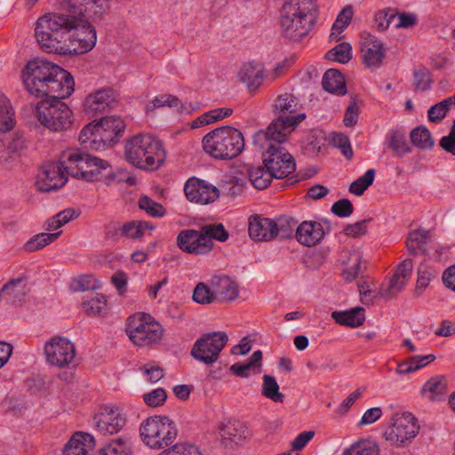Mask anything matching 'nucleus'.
<instances>
[{
    "label": "nucleus",
    "mask_w": 455,
    "mask_h": 455,
    "mask_svg": "<svg viewBox=\"0 0 455 455\" xmlns=\"http://www.w3.org/2000/svg\"><path fill=\"white\" fill-rule=\"evenodd\" d=\"M100 0H68L66 12H49L41 16L35 28V36L41 48L49 53L79 55L96 44L95 28L87 20L101 15Z\"/></svg>",
    "instance_id": "1"
},
{
    "label": "nucleus",
    "mask_w": 455,
    "mask_h": 455,
    "mask_svg": "<svg viewBox=\"0 0 455 455\" xmlns=\"http://www.w3.org/2000/svg\"><path fill=\"white\" fill-rule=\"evenodd\" d=\"M25 89L36 97L68 98L75 81L69 72L43 59L29 60L21 71Z\"/></svg>",
    "instance_id": "2"
},
{
    "label": "nucleus",
    "mask_w": 455,
    "mask_h": 455,
    "mask_svg": "<svg viewBox=\"0 0 455 455\" xmlns=\"http://www.w3.org/2000/svg\"><path fill=\"white\" fill-rule=\"evenodd\" d=\"M317 17L315 0H286L280 12L281 34L290 41H300L313 29Z\"/></svg>",
    "instance_id": "3"
},
{
    "label": "nucleus",
    "mask_w": 455,
    "mask_h": 455,
    "mask_svg": "<svg viewBox=\"0 0 455 455\" xmlns=\"http://www.w3.org/2000/svg\"><path fill=\"white\" fill-rule=\"evenodd\" d=\"M288 135L263 132L259 130L253 135V144L262 151L263 164L274 174L275 179H283L293 173L296 163L293 156L283 146Z\"/></svg>",
    "instance_id": "4"
},
{
    "label": "nucleus",
    "mask_w": 455,
    "mask_h": 455,
    "mask_svg": "<svg viewBox=\"0 0 455 455\" xmlns=\"http://www.w3.org/2000/svg\"><path fill=\"white\" fill-rule=\"evenodd\" d=\"M126 160L143 170H157L164 162L165 151L162 142L148 134H138L125 144Z\"/></svg>",
    "instance_id": "5"
},
{
    "label": "nucleus",
    "mask_w": 455,
    "mask_h": 455,
    "mask_svg": "<svg viewBox=\"0 0 455 455\" xmlns=\"http://www.w3.org/2000/svg\"><path fill=\"white\" fill-rule=\"evenodd\" d=\"M125 130L124 121L115 116H104L85 125L79 134V141L84 148L99 150L116 144Z\"/></svg>",
    "instance_id": "6"
},
{
    "label": "nucleus",
    "mask_w": 455,
    "mask_h": 455,
    "mask_svg": "<svg viewBox=\"0 0 455 455\" xmlns=\"http://www.w3.org/2000/svg\"><path fill=\"white\" fill-rule=\"evenodd\" d=\"M202 144L204 150L213 158L230 160L243 152L244 139L238 129L222 126L204 135Z\"/></svg>",
    "instance_id": "7"
},
{
    "label": "nucleus",
    "mask_w": 455,
    "mask_h": 455,
    "mask_svg": "<svg viewBox=\"0 0 455 455\" xmlns=\"http://www.w3.org/2000/svg\"><path fill=\"white\" fill-rule=\"evenodd\" d=\"M60 159L67 176L92 182L100 180L102 171L110 167L108 161L78 149L64 151Z\"/></svg>",
    "instance_id": "8"
},
{
    "label": "nucleus",
    "mask_w": 455,
    "mask_h": 455,
    "mask_svg": "<svg viewBox=\"0 0 455 455\" xmlns=\"http://www.w3.org/2000/svg\"><path fill=\"white\" fill-rule=\"evenodd\" d=\"M140 435L145 445L161 450L173 443L178 435V429L169 417L155 415L141 422Z\"/></svg>",
    "instance_id": "9"
},
{
    "label": "nucleus",
    "mask_w": 455,
    "mask_h": 455,
    "mask_svg": "<svg viewBox=\"0 0 455 455\" xmlns=\"http://www.w3.org/2000/svg\"><path fill=\"white\" fill-rule=\"evenodd\" d=\"M125 332L138 347H150L160 342L164 328L149 314L136 313L128 317Z\"/></svg>",
    "instance_id": "10"
},
{
    "label": "nucleus",
    "mask_w": 455,
    "mask_h": 455,
    "mask_svg": "<svg viewBox=\"0 0 455 455\" xmlns=\"http://www.w3.org/2000/svg\"><path fill=\"white\" fill-rule=\"evenodd\" d=\"M273 111L276 116L263 132L277 134L278 132L288 135L294 128L306 118V115L297 114L295 97L290 93L277 96L273 105Z\"/></svg>",
    "instance_id": "11"
},
{
    "label": "nucleus",
    "mask_w": 455,
    "mask_h": 455,
    "mask_svg": "<svg viewBox=\"0 0 455 455\" xmlns=\"http://www.w3.org/2000/svg\"><path fill=\"white\" fill-rule=\"evenodd\" d=\"M63 98H51L37 103L36 116L38 122L52 132L68 130L72 124V111L61 101Z\"/></svg>",
    "instance_id": "12"
},
{
    "label": "nucleus",
    "mask_w": 455,
    "mask_h": 455,
    "mask_svg": "<svg viewBox=\"0 0 455 455\" xmlns=\"http://www.w3.org/2000/svg\"><path fill=\"white\" fill-rule=\"evenodd\" d=\"M228 337L224 331H212L203 334L196 339L191 349V356L206 365L217 362L225 347Z\"/></svg>",
    "instance_id": "13"
},
{
    "label": "nucleus",
    "mask_w": 455,
    "mask_h": 455,
    "mask_svg": "<svg viewBox=\"0 0 455 455\" xmlns=\"http://www.w3.org/2000/svg\"><path fill=\"white\" fill-rule=\"evenodd\" d=\"M392 420L393 423L384 433L386 440L392 444L405 445L419 433L417 419L410 412L395 413Z\"/></svg>",
    "instance_id": "14"
},
{
    "label": "nucleus",
    "mask_w": 455,
    "mask_h": 455,
    "mask_svg": "<svg viewBox=\"0 0 455 455\" xmlns=\"http://www.w3.org/2000/svg\"><path fill=\"white\" fill-rule=\"evenodd\" d=\"M44 353L46 362L58 368L71 365L76 358V347L65 337H52L44 344Z\"/></svg>",
    "instance_id": "15"
},
{
    "label": "nucleus",
    "mask_w": 455,
    "mask_h": 455,
    "mask_svg": "<svg viewBox=\"0 0 455 455\" xmlns=\"http://www.w3.org/2000/svg\"><path fill=\"white\" fill-rule=\"evenodd\" d=\"M68 180V176L61 159L58 162L44 164L39 170L36 185L41 192H50L62 188Z\"/></svg>",
    "instance_id": "16"
},
{
    "label": "nucleus",
    "mask_w": 455,
    "mask_h": 455,
    "mask_svg": "<svg viewBox=\"0 0 455 455\" xmlns=\"http://www.w3.org/2000/svg\"><path fill=\"white\" fill-rule=\"evenodd\" d=\"M92 422L101 435L118 433L126 424V418L117 407L104 406L94 414Z\"/></svg>",
    "instance_id": "17"
},
{
    "label": "nucleus",
    "mask_w": 455,
    "mask_h": 455,
    "mask_svg": "<svg viewBox=\"0 0 455 455\" xmlns=\"http://www.w3.org/2000/svg\"><path fill=\"white\" fill-rule=\"evenodd\" d=\"M184 193L189 202L200 204L213 203L220 196V191L215 186L196 177L186 181Z\"/></svg>",
    "instance_id": "18"
},
{
    "label": "nucleus",
    "mask_w": 455,
    "mask_h": 455,
    "mask_svg": "<svg viewBox=\"0 0 455 455\" xmlns=\"http://www.w3.org/2000/svg\"><path fill=\"white\" fill-rule=\"evenodd\" d=\"M361 56L367 68L375 70L379 68L385 58L383 43L375 36L368 32L361 34Z\"/></svg>",
    "instance_id": "19"
},
{
    "label": "nucleus",
    "mask_w": 455,
    "mask_h": 455,
    "mask_svg": "<svg viewBox=\"0 0 455 455\" xmlns=\"http://www.w3.org/2000/svg\"><path fill=\"white\" fill-rule=\"evenodd\" d=\"M177 245L182 251L194 255H204L212 251L201 228L181 230L177 235Z\"/></svg>",
    "instance_id": "20"
},
{
    "label": "nucleus",
    "mask_w": 455,
    "mask_h": 455,
    "mask_svg": "<svg viewBox=\"0 0 455 455\" xmlns=\"http://www.w3.org/2000/svg\"><path fill=\"white\" fill-rule=\"evenodd\" d=\"M116 102V93L110 88H103L89 94L84 102V112L88 116H95L112 108Z\"/></svg>",
    "instance_id": "21"
},
{
    "label": "nucleus",
    "mask_w": 455,
    "mask_h": 455,
    "mask_svg": "<svg viewBox=\"0 0 455 455\" xmlns=\"http://www.w3.org/2000/svg\"><path fill=\"white\" fill-rule=\"evenodd\" d=\"M329 231L330 228L325 230L320 221L305 220L297 227L295 236L300 244L311 247L318 244Z\"/></svg>",
    "instance_id": "22"
},
{
    "label": "nucleus",
    "mask_w": 455,
    "mask_h": 455,
    "mask_svg": "<svg viewBox=\"0 0 455 455\" xmlns=\"http://www.w3.org/2000/svg\"><path fill=\"white\" fill-rule=\"evenodd\" d=\"M275 220L255 214L249 218L248 232L254 241H272L275 239Z\"/></svg>",
    "instance_id": "23"
},
{
    "label": "nucleus",
    "mask_w": 455,
    "mask_h": 455,
    "mask_svg": "<svg viewBox=\"0 0 455 455\" xmlns=\"http://www.w3.org/2000/svg\"><path fill=\"white\" fill-rule=\"evenodd\" d=\"M161 107H169L180 114H190L199 108V103L182 102L178 97L172 94H161L155 97L147 106L148 111Z\"/></svg>",
    "instance_id": "24"
},
{
    "label": "nucleus",
    "mask_w": 455,
    "mask_h": 455,
    "mask_svg": "<svg viewBox=\"0 0 455 455\" xmlns=\"http://www.w3.org/2000/svg\"><path fill=\"white\" fill-rule=\"evenodd\" d=\"M240 81L246 84L250 92H255L261 85L265 75L262 64L250 61L243 65L239 71Z\"/></svg>",
    "instance_id": "25"
},
{
    "label": "nucleus",
    "mask_w": 455,
    "mask_h": 455,
    "mask_svg": "<svg viewBox=\"0 0 455 455\" xmlns=\"http://www.w3.org/2000/svg\"><path fill=\"white\" fill-rule=\"evenodd\" d=\"M94 438L87 433H76L63 449L64 455H89L94 448Z\"/></svg>",
    "instance_id": "26"
},
{
    "label": "nucleus",
    "mask_w": 455,
    "mask_h": 455,
    "mask_svg": "<svg viewBox=\"0 0 455 455\" xmlns=\"http://www.w3.org/2000/svg\"><path fill=\"white\" fill-rule=\"evenodd\" d=\"M386 144L397 157H403L411 152V147L406 140V132L402 127L388 131L386 135Z\"/></svg>",
    "instance_id": "27"
},
{
    "label": "nucleus",
    "mask_w": 455,
    "mask_h": 455,
    "mask_svg": "<svg viewBox=\"0 0 455 455\" xmlns=\"http://www.w3.org/2000/svg\"><path fill=\"white\" fill-rule=\"evenodd\" d=\"M364 308L356 307L349 310L333 311L331 316L336 323L341 326L356 328L364 323Z\"/></svg>",
    "instance_id": "28"
},
{
    "label": "nucleus",
    "mask_w": 455,
    "mask_h": 455,
    "mask_svg": "<svg viewBox=\"0 0 455 455\" xmlns=\"http://www.w3.org/2000/svg\"><path fill=\"white\" fill-rule=\"evenodd\" d=\"M322 85L326 92L332 94L345 95L347 93L345 78L338 69H328L323 76Z\"/></svg>",
    "instance_id": "29"
},
{
    "label": "nucleus",
    "mask_w": 455,
    "mask_h": 455,
    "mask_svg": "<svg viewBox=\"0 0 455 455\" xmlns=\"http://www.w3.org/2000/svg\"><path fill=\"white\" fill-rule=\"evenodd\" d=\"M220 433L223 440H228L237 444L247 437L249 430L247 427L239 420H228L220 427Z\"/></svg>",
    "instance_id": "30"
},
{
    "label": "nucleus",
    "mask_w": 455,
    "mask_h": 455,
    "mask_svg": "<svg viewBox=\"0 0 455 455\" xmlns=\"http://www.w3.org/2000/svg\"><path fill=\"white\" fill-rule=\"evenodd\" d=\"M100 455H134L131 439L119 436L112 439L100 449Z\"/></svg>",
    "instance_id": "31"
},
{
    "label": "nucleus",
    "mask_w": 455,
    "mask_h": 455,
    "mask_svg": "<svg viewBox=\"0 0 455 455\" xmlns=\"http://www.w3.org/2000/svg\"><path fill=\"white\" fill-rule=\"evenodd\" d=\"M155 226L146 220H132L121 226V236L130 239H140L147 233L150 234Z\"/></svg>",
    "instance_id": "32"
},
{
    "label": "nucleus",
    "mask_w": 455,
    "mask_h": 455,
    "mask_svg": "<svg viewBox=\"0 0 455 455\" xmlns=\"http://www.w3.org/2000/svg\"><path fill=\"white\" fill-rule=\"evenodd\" d=\"M435 356L432 354L427 355H414L398 363L395 372L399 375H406L416 371L430 363L434 362Z\"/></svg>",
    "instance_id": "33"
},
{
    "label": "nucleus",
    "mask_w": 455,
    "mask_h": 455,
    "mask_svg": "<svg viewBox=\"0 0 455 455\" xmlns=\"http://www.w3.org/2000/svg\"><path fill=\"white\" fill-rule=\"evenodd\" d=\"M430 237V232L425 229H417L409 233L406 240V248L412 255L425 254V244Z\"/></svg>",
    "instance_id": "34"
},
{
    "label": "nucleus",
    "mask_w": 455,
    "mask_h": 455,
    "mask_svg": "<svg viewBox=\"0 0 455 455\" xmlns=\"http://www.w3.org/2000/svg\"><path fill=\"white\" fill-rule=\"evenodd\" d=\"M249 179L252 186L257 189H265L274 178V174L265 165L251 167L249 170Z\"/></svg>",
    "instance_id": "35"
},
{
    "label": "nucleus",
    "mask_w": 455,
    "mask_h": 455,
    "mask_svg": "<svg viewBox=\"0 0 455 455\" xmlns=\"http://www.w3.org/2000/svg\"><path fill=\"white\" fill-rule=\"evenodd\" d=\"M275 239L279 238L284 240L293 236L294 230L296 231L299 225L294 218L281 216L275 220Z\"/></svg>",
    "instance_id": "36"
},
{
    "label": "nucleus",
    "mask_w": 455,
    "mask_h": 455,
    "mask_svg": "<svg viewBox=\"0 0 455 455\" xmlns=\"http://www.w3.org/2000/svg\"><path fill=\"white\" fill-rule=\"evenodd\" d=\"M216 292L225 300H234L238 297L239 290L235 281L229 276L223 275L214 283Z\"/></svg>",
    "instance_id": "37"
},
{
    "label": "nucleus",
    "mask_w": 455,
    "mask_h": 455,
    "mask_svg": "<svg viewBox=\"0 0 455 455\" xmlns=\"http://www.w3.org/2000/svg\"><path fill=\"white\" fill-rule=\"evenodd\" d=\"M353 17V9L350 6H346L339 13L336 20L331 26L330 39L332 41H339L341 37L339 35L347 28Z\"/></svg>",
    "instance_id": "38"
},
{
    "label": "nucleus",
    "mask_w": 455,
    "mask_h": 455,
    "mask_svg": "<svg viewBox=\"0 0 455 455\" xmlns=\"http://www.w3.org/2000/svg\"><path fill=\"white\" fill-rule=\"evenodd\" d=\"M423 393H429L432 401L442 400L446 393V383L442 376L430 378L422 387Z\"/></svg>",
    "instance_id": "39"
},
{
    "label": "nucleus",
    "mask_w": 455,
    "mask_h": 455,
    "mask_svg": "<svg viewBox=\"0 0 455 455\" xmlns=\"http://www.w3.org/2000/svg\"><path fill=\"white\" fill-rule=\"evenodd\" d=\"M61 234V231L55 233H40L31 237L24 245L25 251L28 252L36 251L55 241Z\"/></svg>",
    "instance_id": "40"
},
{
    "label": "nucleus",
    "mask_w": 455,
    "mask_h": 455,
    "mask_svg": "<svg viewBox=\"0 0 455 455\" xmlns=\"http://www.w3.org/2000/svg\"><path fill=\"white\" fill-rule=\"evenodd\" d=\"M232 113V108H220L212 109L197 117L193 123V127L197 128L203 125L212 124L215 121L222 120L223 118L231 116Z\"/></svg>",
    "instance_id": "41"
},
{
    "label": "nucleus",
    "mask_w": 455,
    "mask_h": 455,
    "mask_svg": "<svg viewBox=\"0 0 455 455\" xmlns=\"http://www.w3.org/2000/svg\"><path fill=\"white\" fill-rule=\"evenodd\" d=\"M452 107H455V94L444 99L428 109L427 116L429 121L434 123L440 122L446 116L448 111Z\"/></svg>",
    "instance_id": "42"
},
{
    "label": "nucleus",
    "mask_w": 455,
    "mask_h": 455,
    "mask_svg": "<svg viewBox=\"0 0 455 455\" xmlns=\"http://www.w3.org/2000/svg\"><path fill=\"white\" fill-rule=\"evenodd\" d=\"M411 143L420 149H431L434 146L431 133L425 126H418L410 133Z\"/></svg>",
    "instance_id": "43"
},
{
    "label": "nucleus",
    "mask_w": 455,
    "mask_h": 455,
    "mask_svg": "<svg viewBox=\"0 0 455 455\" xmlns=\"http://www.w3.org/2000/svg\"><path fill=\"white\" fill-rule=\"evenodd\" d=\"M342 455H379V448L373 442L360 440L345 449Z\"/></svg>",
    "instance_id": "44"
},
{
    "label": "nucleus",
    "mask_w": 455,
    "mask_h": 455,
    "mask_svg": "<svg viewBox=\"0 0 455 455\" xmlns=\"http://www.w3.org/2000/svg\"><path fill=\"white\" fill-rule=\"evenodd\" d=\"M83 308L90 315H100L106 308L107 299L101 293H96L92 297H86L82 302Z\"/></svg>",
    "instance_id": "45"
},
{
    "label": "nucleus",
    "mask_w": 455,
    "mask_h": 455,
    "mask_svg": "<svg viewBox=\"0 0 455 455\" xmlns=\"http://www.w3.org/2000/svg\"><path fill=\"white\" fill-rule=\"evenodd\" d=\"M325 59L342 64L347 63L352 59V47L350 44L347 42L339 44L325 53Z\"/></svg>",
    "instance_id": "46"
},
{
    "label": "nucleus",
    "mask_w": 455,
    "mask_h": 455,
    "mask_svg": "<svg viewBox=\"0 0 455 455\" xmlns=\"http://www.w3.org/2000/svg\"><path fill=\"white\" fill-rule=\"evenodd\" d=\"M262 395L276 403H283L284 395L279 392L275 379L268 374L263 376Z\"/></svg>",
    "instance_id": "47"
},
{
    "label": "nucleus",
    "mask_w": 455,
    "mask_h": 455,
    "mask_svg": "<svg viewBox=\"0 0 455 455\" xmlns=\"http://www.w3.org/2000/svg\"><path fill=\"white\" fill-rule=\"evenodd\" d=\"M201 228L206 237V240L211 244L212 249L213 248L212 240L225 242L228 239L229 234L220 223L204 225Z\"/></svg>",
    "instance_id": "48"
},
{
    "label": "nucleus",
    "mask_w": 455,
    "mask_h": 455,
    "mask_svg": "<svg viewBox=\"0 0 455 455\" xmlns=\"http://www.w3.org/2000/svg\"><path fill=\"white\" fill-rule=\"evenodd\" d=\"M138 206L140 210L146 212V213L153 218H162L166 214L164 207L148 196H142L139 198Z\"/></svg>",
    "instance_id": "49"
},
{
    "label": "nucleus",
    "mask_w": 455,
    "mask_h": 455,
    "mask_svg": "<svg viewBox=\"0 0 455 455\" xmlns=\"http://www.w3.org/2000/svg\"><path fill=\"white\" fill-rule=\"evenodd\" d=\"M375 170L368 169L365 173L353 181L349 187V192L360 196L372 185L375 178Z\"/></svg>",
    "instance_id": "50"
},
{
    "label": "nucleus",
    "mask_w": 455,
    "mask_h": 455,
    "mask_svg": "<svg viewBox=\"0 0 455 455\" xmlns=\"http://www.w3.org/2000/svg\"><path fill=\"white\" fill-rule=\"evenodd\" d=\"M14 111L9 102H3L0 105V131L10 132L15 126Z\"/></svg>",
    "instance_id": "51"
},
{
    "label": "nucleus",
    "mask_w": 455,
    "mask_h": 455,
    "mask_svg": "<svg viewBox=\"0 0 455 455\" xmlns=\"http://www.w3.org/2000/svg\"><path fill=\"white\" fill-rule=\"evenodd\" d=\"M331 142L333 147L340 150V153L346 159L351 160L353 158L354 152L350 140L347 135L340 132H332L331 135Z\"/></svg>",
    "instance_id": "52"
},
{
    "label": "nucleus",
    "mask_w": 455,
    "mask_h": 455,
    "mask_svg": "<svg viewBox=\"0 0 455 455\" xmlns=\"http://www.w3.org/2000/svg\"><path fill=\"white\" fill-rule=\"evenodd\" d=\"M436 276L435 269L420 265L418 268V279L415 289V293L419 296L428 286L430 282Z\"/></svg>",
    "instance_id": "53"
},
{
    "label": "nucleus",
    "mask_w": 455,
    "mask_h": 455,
    "mask_svg": "<svg viewBox=\"0 0 455 455\" xmlns=\"http://www.w3.org/2000/svg\"><path fill=\"white\" fill-rule=\"evenodd\" d=\"M100 286L99 280L92 275H84L72 280L71 287L74 291L96 290Z\"/></svg>",
    "instance_id": "54"
},
{
    "label": "nucleus",
    "mask_w": 455,
    "mask_h": 455,
    "mask_svg": "<svg viewBox=\"0 0 455 455\" xmlns=\"http://www.w3.org/2000/svg\"><path fill=\"white\" fill-rule=\"evenodd\" d=\"M405 283L406 281L404 278H401L397 275L394 274L387 287H381L379 293L385 299H391L403 289Z\"/></svg>",
    "instance_id": "55"
},
{
    "label": "nucleus",
    "mask_w": 455,
    "mask_h": 455,
    "mask_svg": "<svg viewBox=\"0 0 455 455\" xmlns=\"http://www.w3.org/2000/svg\"><path fill=\"white\" fill-rule=\"evenodd\" d=\"M215 299L214 293L204 283H199L193 292V299L198 304H210Z\"/></svg>",
    "instance_id": "56"
},
{
    "label": "nucleus",
    "mask_w": 455,
    "mask_h": 455,
    "mask_svg": "<svg viewBox=\"0 0 455 455\" xmlns=\"http://www.w3.org/2000/svg\"><path fill=\"white\" fill-rule=\"evenodd\" d=\"M158 455H202L198 448L189 443H177Z\"/></svg>",
    "instance_id": "57"
},
{
    "label": "nucleus",
    "mask_w": 455,
    "mask_h": 455,
    "mask_svg": "<svg viewBox=\"0 0 455 455\" xmlns=\"http://www.w3.org/2000/svg\"><path fill=\"white\" fill-rule=\"evenodd\" d=\"M396 17V12L391 8H387L379 11L375 14V24L379 30H385L388 28L393 20Z\"/></svg>",
    "instance_id": "58"
},
{
    "label": "nucleus",
    "mask_w": 455,
    "mask_h": 455,
    "mask_svg": "<svg viewBox=\"0 0 455 455\" xmlns=\"http://www.w3.org/2000/svg\"><path fill=\"white\" fill-rule=\"evenodd\" d=\"M144 402L150 407L161 406L167 399V393L163 387H158L143 395Z\"/></svg>",
    "instance_id": "59"
},
{
    "label": "nucleus",
    "mask_w": 455,
    "mask_h": 455,
    "mask_svg": "<svg viewBox=\"0 0 455 455\" xmlns=\"http://www.w3.org/2000/svg\"><path fill=\"white\" fill-rule=\"evenodd\" d=\"M431 79L428 70L425 68L413 72V85L416 90L426 91L430 88Z\"/></svg>",
    "instance_id": "60"
},
{
    "label": "nucleus",
    "mask_w": 455,
    "mask_h": 455,
    "mask_svg": "<svg viewBox=\"0 0 455 455\" xmlns=\"http://www.w3.org/2000/svg\"><path fill=\"white\" fill-rule=\"evenodd\" d=\"M331 212L339 217V218H347L349 217L354 212V206L350 200L347 198H343L336 201L331 205Z\"/></svg>",
    "instance_id": "61"
},
{
    "label": "nucleus",
    "mask_w": 455,
    "mask_h": 455,
    "mask_svg": "<svg viewBox=\"0 0 455 455\" xmlns=\"http://www.w3.org/2000/svg\"><path fill=\"white\" fill-rule=\"evenodd\" d=\"M359 117V106L355 99H352L349 105L347 107L343 123L346 127H354L358 121Z\"/></svg>",
    "instance_id": "62"
},
{
    "label": "nucleus",
    "mask_w": 455,
    "mask_h": 455,
    "mask_svg": "<svg viewBox=\"0 0 455 455\" xmlns=\"http://www.w3.org/2000/svg\"><path fill=\"white\" fill-rule=\"evenodd\" d=\"M439 145L444 151L455 156V121L453 122L449 134L440 140Z\"/></svg>",
    "instance_id": "63"
},
{
    "label": "nucleus",
    "mask_w": 455,
    "mask_h": 455,
    "mask_svg": "<svg viewBox=\"0 0 455 455\" xmlns=\"http://www.w3.org/2000/svg\"><path fill=\"white\" fill-rule=\"evenodd\" d=\"M144 375L151 383L159 381L164 377V370L157 365L148 363L141 369Z\"/></svg>",
    "instance_id": "64"
}]
</instances>
